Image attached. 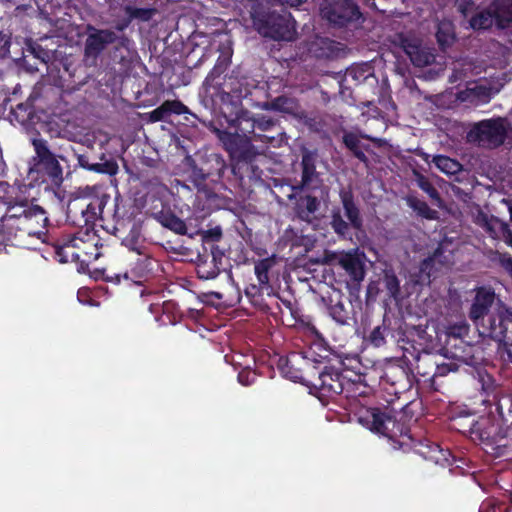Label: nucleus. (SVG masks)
<instances>
[{
    "instance_id": "obj_1",
    "label": "nucleus",
    "mask_w": 512,
    "mask_h": 512,
    "mask_svg": "<svg viewBox=\"0 0 512 512\" xmlns=\"http://www.w3.org/2000/svg\"><path fill=\"white\" fill-rule=\"evenodd\" d=\"M231 57L232 51L221 53L205 78L203 87L214 101L219 100L221 104H230L235 108L234 117L223 112L228 129H234L233 132L240 135L251 136L254 140V134L257 133L256 118L250 111L240 107L241 100L249 94V87L246 81L238 77L223 75L231 64Z\"/></svg>"
},
{
    "instance_id": "obj_2",
    "label": "nucleus",
    "mask_w": 512,
    "mask_h": 512,
    "mask_svg": "<svg viewBox=\"0 0 512 512\" xmlns=\"http://www.w3.org/2000/svg\"><path fill=\"white\" fill-rule=\"evenodd\" d=\"M359 422L373 432L381 434L397 444L399 448L409 447L424 459L436 464L447 462L449 451L443 450L436 442L428 438L414 439L410 428L398 421L390 413L380 408H365L360 412Z\"/></svg>"
},
{
    "instance_id": "obj_3",
    "label": "nucleus",
    "mask_w": 512,
    "mask_h": 512,
    "mask_svg": "<svg viewBox=\"0 0 512 512\" xmlns=\"http://www.w3.org/2000/svg\"><path fill=\"white\" fill-rule=\"evenodd\" d=\"M34 155L30 160L28 178L34 182L44 184L45 190L59 189L64 182V169L61 162L68 163L64 154H57L50 148L48 141L42 137L31 139Z\"/></svg>"
},
{
    "instance_id": "obj_4",
    "label": "nucleus",
    "mask_w": 512,
    "mask_h": 512,
    "mask_svg": "<svg viewBox=\"0 0 512 512\" xmlns=\"http://www.w3.org/2000/svg\"><path fill=\"white\" fill-rule=\"evenodd\" d=\"M144 189L143 193L141 191L134 193V206L138 210L145 208L146 214H149L164 228L178 235H186L188 229L185 221L174 213L169 201L163 195L165 186L152 184L151 189L147 186Z\"/></svg>"
},
{
    "instance_id": "obj_5",
    "label": "nucleus",
    "mask_w": 512,
    "mask_h": 512,
    "mask_svg": "<svg viewBox=\"0 0 512 512\" xmlns=\"http://www.w3.org/2000/svg\"><path fill=\"white\" fill-rule=\"evenodd\" d=\"M88 212L92 209H81L79 216L82 217L81 224H72L75 227L85 228V230H93L97 220L102 221V228L120 241V244L126 246L128 239V204L127 200L116 191L113 204L107 210L103 209L102 215L88 217Z\"/></svg>"
},
{
    "instance_id": "obj_6",
    "label": "nucleus",
    "mask_w": 512,
    "mask_h": 512,
    "mask_svg": "<svg viewBox=\"0 0 512 512\" xmlns=\"http://www.w3.org/2000/svg\"><path fill=\"white\" fill-rule=\"evenodd\" d=\"M214 132L229 154L231 173L240 180L244 179L246 174L252 172L253 162L257 156L254 140L251 136L240 135L228 129L215 128Z\"/></svg>"
},
{
    "instance_id": "obj_7",
    "label": "nucleus",
    "mask_w": 512,
    "mask_h": 512,
    "mask_svg": "<svg viewBox=\"0 0 512 512\" xmlns=\"http://www.w3.org/2000/svg\"><path fill=\"white\" fill-rule=\"evenodd\" d=\"M124 151L123 141L113 137L106 143H100L98 149L87 147L83 153H75V157L80 168L113 176L118 172L117 159Z\"/></svg>"
},
{
    "instance_id": "obj_8",
    "label": "nucleus",
    "mask_w": 512,
    "mask_h": 512,
    "mask_svg": "<svg viewBox=\"0 0 512 512\" xmlns=\"http://www.w3.org/2000/svg\"><path fill=\"white\" fill-rule=\"evenodd\" d=\"M339 199L342 208H332L329 225L339 238L346 239L351 236V229L362 230L363 217L359 203L350 187L340 188Z\"/></svg>"
},
{
    "instance_id": "obj_9",
    "label": "nucleus",
    "mask_w": 512,
    "mask_h": 512,
    "mask_svg": "<svg viewBox=\"0 0 512 512\" xmlns=\"http://www.w3.org/2000/svg\"><path fill=\"white\" fill-rule=\"evenodd\" d=\"M342 365V362L336 367L323 361H316L315 376L309 380V387L323 405H327L343 393L346 376L343 374Z\"/></svg>"
},
{
    "instance_id": "obj_10",
    "label": "nucleus",
    "mask_w": 512,
    "mask_h": 512,
    "mask_svg": "<svg viewBox=\"0 0 512 512\" xmlns=\"http://www.w3.org/2000/svg\"><path fill=\"white\" fill-rule=\"evenodd\" d=\"M497 300L494 311L474 324L483 338H489L505 346H512V308L500 299Z\"/></svg>"
},
{
    "instance_id": "obj_11",
    "label": "nucleus",
    "mask_w": 512,
    "mask_h": 512,
    "mask_svg": "<svg viewBox=\"0 0 512 512\" xmlns=\"http://www.w3.org/2000/svg\"><path fill=\"white\" fill-rule=\"evenodd\" d=\"M413 371L405 357L393 358L385 362L380 385L389 394L398 396L412 386Z\"/></svg>"
},
{
    "instance_id": "obj_12",
    "label": "nucleus",
    "mask_w": 512,
    "mask_h": 512,
    "mask_svg": "<svg viewBox=\"0 0 512 512\" xmlns=\"http://www.w3.org/2000/svg\"><path fill=\"white\" fill-rule=\"evenodd\" d=\"M228 166L221 154L211 153L190 165V180L198 190L206 188V182L218 183Z\"/></svg>"
},
{
    "instance_id": "obj_13",
    "label": "nucleus",
    "mask_w": 512,
    "mask_h": 512,
    "mask_svg": "<svg viewBox=\"0 0 512 512\" xmlns=\"http://www.w3.org/2000/svg\"><path fill=\"white\" fill-rule=\"evenodd\" d=\"M254 25L262 36L273 40L292 41L296 35L295 21L290 14L263 13L254 18Z\"/></svg>"
},
{
    "instance_id": "obj_14",
    "label": "nucleus",
    "mask_w": 512,
    "mask_h": 512,
    "mask_svg": "<svg viewBox=\"0 0 512 512\" xmlns=\"http://www.w3.org/2000/svg\"><path fill=\"white\" fill-rule=\"evenodd\" d=\"M16 224L12 230L13 241H19L22 243L20 247H25L26 238L41 239L46 236L49 218L47 212L40 205L35 204Z\"/></svg>"
},
{
    "instance_id": "obj_15",
    "label": "nucleus",
    "mask_w": 512,
    "mask_h": 512,
    "mask_svg": "<svg viewBox=\"0 0 512 512\" xmlns=\"http://www.w3.org/2000/svg\"><path fill=\"white\" fill-rule=\"evenodd\" d=\"M507 137V128L503 118H492L475 123L468 132V139L487 148L501 146Z\"/></svg>"
},
{
    "instance_id": "obj_16",
    "label": "nucleus",
    "mask_w": 512,
    "mask_h": 512,
    "mask_svg": "<svg viewBox=\"0 0 512 512\" xmlns=\"http://www.w3.org/2000/svg\"><path fill=\"white\" fill-rule=\"evenodd\" d=\"M110 200V195L102 193L101 195H80L71 193L68 196L66 204V221L70 224H81L82 217L79 216L81 209H92L93 212H88V217L95 215H102L103 209L106 207Z\"/></svg>"
},
{
    "instance_id": "obj_17",
    "label": "nucleus",
    "mask_w": 512,
    "mask_h": 512,
    "mask_svg": "<svg viewBox=\"0 0 512 512\" xmlns=\"http://www.w3.org/2000/svg\"><path fill=\"white\" fill-rule=\"evenodd\" d=\"M321 16L335 26L344 27L358 21L362 13L353 0H322Z\"/></svg>"
},
{
    "instance_id": "obj_18",
    "label": "nucleus",
    "mask_w": 512,
    "mask_h": 512,
    "mask_svg": "<svg viewBox=\"0 0 512 512\" xmlns=\"http://www.w3.org/2000/svg\"><path fill=\"white\" fill-rule=\"evenodd\" d=\"M316 361L309 359L302 353L294 352L286 357H280L278 368L285 378L309 385V380L312 376H315Z\"/></svg>"
},
{
    "instance_id": "obj_19",
    "label": "nucleus",
    "mask_w": 512,
    "mask_h": 512,
    "mask_svg": "<svg viewBox=\"0 0 512 512\" xmlns=\"http://www.w3.org/2000/svg\"><path fill=\"white\" fill-rule=\"evenodd\" d=\"M118 34L111 29H98L93 25H87V38L84 44V60L95 64L99 56L108 45L118 40Z\"/></svg>"
},
{
    "instance_id": "obj_20",
    "label": "nucleus",
    "mask_w": 512,
    "mask_h": 512,
    "mask_svg": "<svg viewBox=\"0 0 512 512\" xmlns=\"http://www.w3.org/2000/svg\"><path fill=\"white\" fill-rule=\"evenodd\" d=\"M470 438L474 442H479L487 446H502V426L489 417H481L478 420L472 419L468 424L467 430ZM508 443L503 444V446Z\"/></svg>"
},
{
    "instance_id": "obj_21",
    "label": "nucleus",
    "mask_w": 512,
    "mask_h": 512,
    "mask_svg": "<svg viewBox=\"0 0 512 512\" xmlns=\"http://www.w3.org/2000/svg\"><path fill=\"white\" fill-rule=\"evenodd\" d=\"M447 362H438L435 356L425 352L416 358V370L422 377H444L450 372H457L462 363L457 360L447 359Z\"/></svg>"
},
{
    "instance_id": "obj_22",
    "label": "nucleus",
    "mask_w": 512,
    "mask_h": 512,
    "mask_svg": "<svg viewBox=\"0 0 512 512\" xmlns=\"http://www.w3.org/2000/svg\"><path fill=\"white\" fill-rule=\"evenodd\" d=\"M317 154L316 152L305 149L302 152L300 162L301 166V180L296 185L292 186L295 193L314 190L321 185L322 180L320 174L316 171Z\"/></svg>"
},
{
    "instance_id": "obj_23",
    "label": "nucleus",
    "mask_w": 512,
    "mask_h": 512,
    "mask_svg": "<svg viewBox=\"0 0 512 512\" xmlns=\"http://www.w3.org/2000/svg\"><path fill=\"white\" fill-rule=\"evenodd\" d=\"M475 296L469 309V318L474 322L491 314L490 309L495 304L497 295L491 286H479L474 289Z\"/></svg>"
},
{
    "instance_id": "obj_24",
    "label": "nucleus",
    "mask_w": 512,
    "mask_h": 512,
    "mask_svg": "<svg viewBox=\"0 0 512 512\" xmlns=\"http://www.w3.org/2000/svg\"><path fill=\"white\" fill-rule=\"evenodd\" d=\"M402 47L412 64L416 67H426L435 62L436 56L433 49L423 46L421 43L402 39Z\"/></svg>"
},
{
    "instance_id": "obj_25",
    "label": "nucleus",
    "mask_w": 512,
    "mask_h": 512,
    "mask_svg": "<svg viewBox=\"0 0 512 512\" xmlns=\"http://www.w3.org/2000/svg\"><path fill=\"white\" fill-rule=\"evenodd\" d=\"M3 213L0 215L1 225L11 231L20 221L22 216L28 212V210L34 205L27 198L22 197L19 193L15 199L11 201Z\"/></svg>"
},
{
    "instance_id": "obj_26",
    "label": "nucleus",
    "mask_w": 512,
    "mask_h": 512,
    "mask_svg": "<svg viewBox=\"0 0 512 512\" xmlns=\"http://www.w3.org/2000/svg\"><path fill=\"white\" fill-rule=\"evenodd\" d=\"M361 139H368L373 142L379 141V139L366 134H357L352 131H345L342 136V143L353 157L365 166H368L370 161L365 152L370 151V145L362 143Z\"/></svg>"
},
{
    "instance_id": "obj_27",
    "label": "nucleus",
    "mask_w": 512,
    "mask_h": 512,
    "mask_svg": "<svg viewBox=\"0 0 512 512\" xmlns=\"http://www.w3.org/2000/svg\"><path fill=\"white\" fill-rule=\"evenodd\" d=\"M388 337L394 338V329L392 319L385 314L381 323L364 336V342L374 348H380L387 344Z\"/></svg>"
},
{
    "instance_id": "obj_28",
    "label": "nucleus",
    "mask_w": 512,
    "mask_h": 512,
    "mask_svg": "<svg viewBox=\"0 0 512 512\" xmlns=\"http://www.w3.org/2000/svg\"><path fill=\"white\" fill-rule=\"evenodd\" d=\"M142 83L139 81L136 88V82L130 85L131 90L135 94V106L148 107L153 106L160 100L162 93L160 87L155 83H148L144 81V88L141 89Z\"/></svg>"
},
{
    "instance_id": "obj_29",
    "label": "nucleus",
    "mask_w": 512,
    "mask_h": 512,
    "mask_svg": "<svg viewBox=\"0 0 512 512\" xmlns=\"http://www.w3.org/2000/svg\"><path fill=\"white\" fill-rule=\"evenodd\" d=\"M441 350L446 359L457 360L462 364H469L472 358V346L465 339H462L460 344L458 341H452V338H446Z\"/></svg>"
},
{
    "instance_id": "obj_30",
    "label": "nucleus",
    "mask_w": 512,
    "mask_h": 512,
    "mask_svg": "<svg viewBox=\"0 0 512 512\" xmlns=\"http://www.w3.org/2000/svg\"><path fill=\"white\" fill-rule=\"evenodd\" d=\"M189 113V109L180 100H166L160 106L149 112L148 121L151 123L167 121L172 115Z\"/></svg>"
},
{
    "instance_id": "obj_31",
    "label": "nucleus",
    "mask_w": 512,
    "mask_h": 512,
    "mask_svg": "<svg viewBox=\"0 0 512 512\" xmlns=\"http://www.w3.org/2000/svg\"><path fill=\"white\" fill-rule=\"evenodd\" d=\"M321 207L320 198L312 195H300L294 204V211L297 217L305 222H311L315 218V213Z\"/></svg>"
},
{
    "instance_id": "obj_32",
    "label": "nucleus",
    "mask_w": 512,
    "mask_h": 512,
    "mask_svg": "<svg viewBox=\"0 0 512 512\" xmlns=\"http://www.w3.org/2000/svg\"><path fill=\"white\" fill-rule=\"evenodd\" d=\"M36 118L34 99L32 97H29L25 102L18 103L15 107H11V121H16L22 126L35 124Z\"/></svg>"
},
{
    "instance_id": "obj_33",
    "label": "nucleus",
    "mask_w": 512,
    "mask_h": 512,
    "mask_svg": "<svg viewBox=\"0 0 512 512\" xmlns=\"http://www.w3.org/2000/svg\"><path fill=\"white\" fill-rule=\"evenodd\" d=\"M339 265L345 270L353 282L359 283L365 277L364 263L351 252L343 254L339 258Z\"/></svg>"
},
{
    "instance_id": "obj_34",
    "label": "nucleus",
    "mask_w": 512,
    "mask_h": 512,
    "mask_svg": "<svg viewBox=\"0 0 512 512\" xmlns=\"http://www.w3.org/2000/svg\"><path fill=\"white\" fill-rule=\"evenodd\" d=\"M221 268L222 267L220 265L214 263V261L207 256V253H198L196 273L199 279H215L219 275Z\"/></svg>"
},
{
    "instance_id": "obj_35",
    "label": "nucleus",
    "mask_w": 512,
    "mask_h": 512,
    "mask_svg": "<svg viewBox=\"0 0 512 512\" xmlns=\"http://www.w3.org/2000/svg\"><path fill=\"white\" fill-rule=\"evenodd\" d=\"M496 18V26L506 28L512 23V0H494L490 4Z\"/></svg>"
},
{
    "instance_id": "obj_36",
    "label": "nucleus",
    "mask_w": 512,
    "mask_h": 512,
    "mask_svg": "<svg viewBox=\"0 0 512 512\" xmlns=\"http://www.w3.org/2000/svg\"><path fill=\"white\" fill-rule=\"evenodd\" d=\"M54 255L58 262L60 263H69V262H78L77 254L74 252L75 245L69 242V235L58 239L54 244Z\"/></svg>"
},
{
    "instance_id": "obj_37",
    "label": "nucleus",
    "mask_w": 512,
    "mask_h": 512,
    "mask_svg": "<svg viewBox=\"0 0 512 512\" xmlns=\"http://www.w3.org/2000/svg\"><path fill=\"white\" fill-rule=\"evenodd\" d=\"M84 235L86 239L82 238V251L80 252L84 254L85 263H89L101 256L100 249L102 244L99 246V239H97L96 234L92 230H85Z\"/></svg>"
},
{
    "instance_id": "obj_38",
    "label": "nucleus",
    "mask_w": 512,
    "mask_h": 512,
    "mask_svg": "<svg viewBox=\"0 0 512 512\" xmlns=\"http://www.w3.org/2000/svg\"><path fill=\"white\" fill-rule=\"evenodd\" d=\"M435 36L439 48L442 51H445L447 48L451 47L456 40L455 28L453 23L449 20L440 21L437 25V31Z\"/></svg>"
},
{
    "instance_id": "obj_39",
    "label": "nucleus",
    "mask_w": 512,
    "mask_h": 512,
    "mask_svg": "<svg viewBox=\"0 0 512 512\" xmlns=\"http://www.w3.org/2000/svg\"><path fill=\"white\" fill-rule=\"evenodd\" d=\"M275 265V255L263 259H258L254 262V274L261 285L267 286L272 289V286L270 284L269 273Z\"/></svg>"
},
{
    "instance_id": "obj_40",
    "label": "nucleus",
    "mask_w": 512,
    "mask_h": 512,
    "mask_svg": "<svg viewBox=\"0 0 512 512\" xmlns=\"http://www.w3.org/2000/svg\"><path fill=\"white\" fill-rule=\"evenodd\" d=\"M496 24V18L491 6L476 12L469 20L473 30H487Z\"/></svg>"
},
{
    "instance_id": "obj_41",
    "label": "nucleus",
    "mask_w": 512,
    "mask_h": 512,
    "mask_svg": "<svg viewBox=\"0 0 512 512\" xmlns=\"http://www.w3.org/2000/svg\"><path fill=\"white\" fill-rule=\"evenodd\" d=\"M271 288L258 284H249L245 288V296L248 298L249 302L256 308L264 309L267 307L264 299V291L269 294Z\"/></svg>"
},
{
    "instance_id": "obj_42",
    "label": "nucleus",
    "mask_w": 512,
    "mask_h": 512,
    "mask_svg": "<svg viewBox=\"0 0 512 512\" xmlns=\"http://www.w3.org/2000/svg\"><path fill=\"white\" fill-rule=\"evenodd\" d=\"M328 311L330 316L339 324L345 325L348 324L349 320V311L346 309L345 304L341 300V297L338 296L337 300L330 299V304L328 306Z\"/></svg>"
},
{
    "instance_id": "obj_43",
    "label": "nucleus",
    "mask_w": 512,
    "mask_h": 512,
    "mask_svg": "<svg viewBox=\"0 0 512 512\" xmlns=\"http://www.w3.org/2000/svg\"><path fill=\"white\" fill-rule=\"evenodd\" d=\"M370 74V66L367 64L351 66L346 70L343 81L349 82L351 80L355 85H358L365 81Z\"/></svg>"
},
{
    "instance_id": "obj_44",
    "label": "nucleus",
    "mask_w": 512,
    "mask_h": 512,
    "mask_svg": "<svg viewBox=\"0 0 512 512\" xmlns=\"http://www.w3.org/2000/svg\"><path fill=\"white\" fill-rule=\"evenodd\" d=\"M286 135L282 128H277L272 132H257L254 134V141H260L273 147H279L285 141Z\"/></svg>"
},
{
    "instance_id": "obj_45",
    "label": "nucleus",
    "mask_w": 512,
    "mask_h": 512,
    "mask_svg": "<svg viewBox=\"0 0 512 512\" xmlns=\"http://www.w3.org/2000/svg\"><path fill=\"white\" fill-rule=\"evenodd\" d=\"M435 166L445 174L453 175L460 170V163L445 155H435L432 159Z\"/></svg>"
},
{
    "instance_id": "obj_46",
    "label": "nucleus",
    "mask_w": 512,
    "mask_h": 512,
    "mask_svg": "<svg viewBox=\"0 0 512 512\" xmlns=\"http://www.w3.org/2000/svg\"><path fill=\"white\" fill-rule=\"evenodd\" d=\"M408 204L419 216L425 219L435 220L438 218L437 211L431 209L424 200L411 197L408 199Z\"/></svg>"
},
{
    "instance_id": "obj_47",
    "label": "nucleus",
    "mask_w": 512,
    "mask_h": 512,
    "mask_svg": "<svg viewBox=\"0 0 512 512\" xmlns=\"http://www.w3.org/2000/svg\"><path fill=\"white\" fill-rule=\"evenodd\" d=\"M343 389V395L346 399H355L367 394V386L362 384L360 380H352L346 377Z\"/></svg>"
},
{
    "instance_id": "obj_48",
    "label": "nucleus",
    "mask_w": 512,
    "mask_h": 512,
    "mask_svg": "<svg viewBox=\"0 0 512 512\" xmlns=\"http://www.w3.org/2000/svg\"><path fill=\"white\" fill-rule=\"evenodd\" d=\"M154 4L155 2L148 4L145 7H136L130 5V21L133 19H138L140 21H149L152 19L158 13V9Z\"/></svg>"
},
{
    "instance_id": "obj_49",
    "label": "nucleus",
    "mask_w": 512,
    "mask_h": 512,
    "mask_svg": "<svg viewBox=\"0 0 512 512\" xmlns=\"http://www.w3.org/2000/svg\"><path fill=\"white\" fill-rule=\"evenodd\" d=\"M445 334L446 338H452V341H458L462 344V339H465L469 334V325L465 321L449 325Z\"/></svg>"
},
{
    "instance_id": "obj_50",
    "label": "nucleus",
    "mask_w": 512,
    "mask_h": 512,
    "mask_svg": "<svg viewBox=\"0 0 512 512\" xmlns=\"http://www.w3.org/2000/svg\"><path fill=\"white\" fill-rule=\"evenodd\" d=\"M18 194L16 188L11 186L8 182L0 181V215L6 209L11 201H13Z\"/></svg>"
},
{
    "instance_id": "obj_51",
    "label": "nucleus",
    "mask_w": 512,
    "mask_h": 512,
    "mask_svg": "<svg viewBox=\"0 0 512 512\" xmlns=\"http://www.w3.org/2000/svg\"><path fill=\"white\" fill-rule=\"evenodd\" d=\"M136 252V262L135 266L133 267V272L135 275L139 278L144 277L146 274H148L151 271V259L144 254H141L139 251H136L134 248L130 246V252Z\"/></svg>"
},
{
    "instance_id": "obj_52",
    "label": "nucleus",
    "mask_w": 512,
    "mask_h": 512,
    "mask_svg": "<svg viewBox=\"0 0 512 512\" xmlns=\"http://www.w3.org/2000/svg\"><path fill=\"white\" fill-rule=\"evenodd\" d=\"M416 182L418 187L424 191L432 200L441 201L438 190L434 187L431 181L421 173H416Z\"/></svg>"
},
{
    "instance_id": "obj_53",
    "label": "nucleus",
    "mask_w": 512,
    "mask_h": 512,
    "mask_svg": "<svg viewBox=\"0 0 512 512\" xmlns=\"http://www.w3.org/2000/svg\"><path fill=\"white\" fill-rule=\"evenodd\" d=\"M385 289L390 297L396 298L400 293V282L392 271H386L383 278Z\"/></svg>"
},
{
    "instance_id": "obj_54",
    "label": "nucleus",
    "mask_w": 512,
    "mask_h": 512,
    "mask_svg": "<svg viewBox=\"0 0 512 512\" xmlns=\"http://www.w3.org/2000/svg\"><path fill=\"white\" fill-rule=\"evenodd\" d=\"M256 122H257L256 130H258V132H260V133L272 132L277 128H281L278 120H276L272 117L265 116V115H261V116L257 117Z\"/></svg>"
},
{
    "instance_id": "obj_55",
    "label": "nucleus",
    "mask_w": 512,
    "mask_h": 512,
    "mask_svg": "<svg viewBox=\"0 0 512 512\" xmlns=\"http://www.w3.org/2000/svg\"><path fill=\"white\" fill-rule=\"evenodd\" d=\"M203 253H207V256L217 263L221 267L223 266V259L225 257V251L220 248L218 244H210V246H203Z\"/></svg>"
},
{
    "instance_id": "obj_56",
    "label": "nucleus",
    "mask_w": 512,
    "mask_h": 512,
    "mask_svg": "<svg viewBox=\"0 0 512 512\" xmlns=\"http://www.w3.org/2000/svg\"><path fill=\"white\" fill-rule=\"evenodd\" d=\"M289 103V99L285 96H278L271 101H266L261 104V108L264 110H274V111H286L287 104Z\"/></svg>"
},
{
    "instance_id": "obj_57",
    "label": "nucleus",
    "mask_w": 512,
    "mask_h": 512,
    "mask_svg": "<svg viewBox=\"0 0 512 512\" xmlns=\"http://www.w3.org/2000/svg\"><path fill=\"white\" fill-rule=\"evenodd\" d=\"M470 92L475 98L484 103L488 102L493 95L492 87L482 84L475 85L470 89Z\"/></svg>"
},
{
    "instance_id": "obj_58",
    "label": "nucleus",
    "mask_w": 512,
    "mask_h": 512,
    "mask_svg": "<svg viewBox=\"0 0 512 512\" xmlns=\"http://www.w3.org/2000/svg\"><path fill=\"white\" fill-rule=\"evenodd\" d=\"M482 389L483 391L485 392L486 394V397L482 400V402L484 404H487V405H492L497 397L496 395L494 394V391L496 390V386L492 380V378L490 376H488V383L486 384V382L483 381L482 383Z\"/></svg>"
},
{
    "instance_id": "obj_59",
    "label": "nucleus",
    "mask_w": 512,
    "mask_h": 512,
    "mask_svg": "<svg viewBox=\"0 0 512 512\" xmlns=\"http://www.w3.org/2000/svg\"><path fill=\"white\" fill-rule=\"evenodd\" d=\"M222 236L223 233L220 227L208 229L203 234V246H210V244H216V242L221 240Z\"/></svg>"
},
{
    "instance_id": "obj_60",
    "label": "nucleus",
    "mask_w": 512,
    "mask_h": 512,
    "mask_svg": "<svg viewBox=\"0 0 512 512\" xmlns=\"http://www.w3.org/2000/svg\"><path fill=\"white\" fill-rule=\"evenodd\" d=\"M493 255L495 257L491 259H497L501 267L512 277V256L508 252L501 253L499 251H494Z\"/></svg>"
},
{
    "instance_id": "obj_61",
    "label": "nucleus",
    "mask_w": 512,
    "mask_h": 512,
    "mask_svg": "<svg viewBox=\"0 0 512 512\" xmlns=\"http://www.w3.org/2000/svg\"><path fill=\"white\" fill-rule=\"evenodd\" d=\"M237 379L243 386H250L256 381L257 375L255 371L245 368L238 373Z\"/></svg>"
},
{
    "instance_id": "obj_62",
    "label": "nucleus",
    "mask_w": 512,
    "mask_h": 512,
    "mask_svg": "<svg viewBox=\"0 0 512 512\" xmlns=\"http://www.w3.org/2000/svg\"><path fill=\"white\" fill-rule=\"evenodd\" d=\"M11 36L0 31V58H5L10 54Z\"/></svg>"
},
{
    "instance_id": "obj_63",
    "label": "nucleus",
    "mask_w": 512,
    "mask_h": 512,
    "mask_svg": "<svg viewBox=\"0 0 512 512\" xmlns=\"http://www.w3.org/2000/svg\"><path fill=\"white\" fill-rule=\"evenodd\" d=\"M79 234L80 232L75 235H69V242L75 245L74 252L77 254L78 262L85 263L84 254L80 252L82 251V237H80Z\"/></svg>"
},
{
    "instance_id": "obj_64",
    "label": "nucleus",
    "mask_w": 512,
    "mask_h": 512,
    "mask_svg": "<svg viewBox=\"0 0 512 512\" xmlns=\"http://www.w3.org/2000/svg\"><path fill=\"white\" fill-rule=\"evenodd\" d=\"M499 230L504 242L508 246L512 247V229L510 228L509 224L506 222H500Z\"/></svg>"
}]
</instances>
